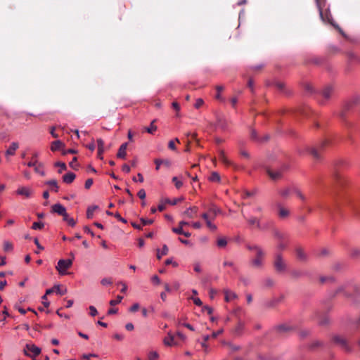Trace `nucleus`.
<instances>
[{"label":"nucleus","instance_id":"1","mask_svg":"<svg viewBox=\"0 0 360 360\" xmlns=\"http://www.w3.org/2000/svg\"><path fill=\"white\" fill-rule=\"evenodd\" d=\"M247 248L255 253L254 257L250 261V265L255 269L262 268L265 257L264 250L257 245H248Z\"/></svg>","mask_w":360,"mask_h":360},{"label":"nucleus","instance_id":"2","mask_svg":"<svg viewBox=\"0 0 360 360\" xmlns=\"http://www.w3.org/2000/svg\"><path fill=\"white\" fill-rule=\"evenodd\" d=\"M72 265V259H60L58 262L56 269L60 275L68 274L67 270L70 269Z\"/></svg>","mask_w":360,"mask_h":360},{"label":"nucleus","instance_id":"3","mask_svg":"<svg viewBox=\"0 0 360 360\" xmlns=\"http://www.w3.org/2000/svg\"><path fill=\"white\" fill-rule=\"evenodd\" d=\"M274 266L278 273H284L287 269V264L281 254H276L274 261Z\"/></svg>","mask_w":360,"mask_h":360},{"label":"nucleus","instance_id":"4","mask_svg":"<svg viewBox=\"0 0 360 360\" xmlns=\"http://www.w3.org/2000/svg\"><path fill=\"white\" fill-rule=\"evenodd\" d=\"M278 217L281 219H287L290 215V210L280 202H275Z\"/></svg>","mask_w":360,"mask_h":360},{"label":"nucleus","instance_id":"5","mask_svg":"<svg viewBox=\"0 0 360 360\" xmlns=\"http://www.w3.org/2000/svg\"><path fill=\"white\" fill-rule=\"evenodd\" d=\"M288 169V166L284 165L280 169L273 170L271 169H267L266 172L269 177L273 180H278L281 179L283 176V173Z\"/></svg>","mask_w":360,"mask_h":360},{"label":"nucleus","instance_id":"6","mask_svg":"<svg viewBox=\"0 0 360 360\" xmlns=\"http://www.w3.org/2000/svg\"><path fill=\"white\" fill-rule=\"evenodd\" d=\"M41 353V349L34 344H27L24 349V354L30 357L39 355Z\"/></svg>","mask_w":360,"mask_h":360},{"label":"nucleus","instance_id":"7","mask_svg":"<svg viewBox=\"0 0 360 360\" xmlns=\"http://www.w3.org/2000/svg\"><path fill=\"white\" fill-rule=\"evenodd\" d=\"M17 195L24 196L26 198L32 197L34 191L31 187L20 186L15 191Z\"/></svg>","mask_w":360,"mask_h":360},{"label":"nucleus","instance_id":"8","mask_svg":"<svg viewBox=\"0 0 360 360\" xmlns=\"http://www.w3.org/2000/svg\"><path fill=\"white\" fill-rule=\"evenodd\" d=\"M326 142H323L319 147V148H316L314 147H307L306 148V151L309 152L314 159L319 160L321 158L320 150L324 146Z\"/></svg>","mask_w":360,"mask_h":360},{"label":"nucleus","instance_id":"9","mask_svg":"<svg viewBox=\"0 0 360 360\" xmlns=\"http://www.w3.org/2000/svg\"><path fill=\"white\" fill-rule=\"evenodd\" d=\"M18 148L19 143L18 142H12L5 152L6 158L8 160L10 156H13L15 154V152Z\"/></svg>","mask_w":360,"mask_h":360},{"label":"nucleus","instance_id":"10","mask_svg":"<svg viewBox=\"0 0 360 360\" xmlns=\"http://www.w3.org/2000/svg\"><path fill=\"white\" fill-rule=\"evenodd\" d=\"M27 166L34 167L36 173H38L41 176H44L45 173L43 169V165L41 163H39L37 160L34 162H29L27 163Z\"/></svg>","mask_w":360,"mask_h":360},{"label":"nucleus","instance_id":"11","mask_svg":"<svg viewBox=\"0 0 360 360\" xmlns=\"http://www.w3.org/2000/svg\"><path fill=\"white\" fill-rule=\"evenodd\" d=\"M51 212L62 216L66 212V209L61 204L57 203L51 207Z\"/></svg>","mask_w":360,"mask_h":360},{"label":"nucleus","instance_id":"12","mask_svg":"<svg viewBox=\"0 0 360 360\" xmlns=\"http://www.w3.org/2000/svg\"><path fill=\"white\" fill-rule=\"evenodd\" d=\"M223 292L225 295V301L226 302L233 301V300L237 299V297H238L236 292H234L229 289H224Z\"/></svg>","mask_w":360,"mask_h":360},{"label":"nucleus","instance_id":"13","mask_svg":"<svg viewBox=\"0 0 360 360\" xmlns=\"http://www.w3.org/2000/svg\"><path fill=\"white\" fill-rule=\"evenodd\" d=\"M333 340L336 344L339 345L342 349H345V350H349L347 340L343 337L335 336Z\"/></svg>","mask_w":360,"mask_h":360},{"label":"nucleus","instance_id":"14","mask_svg":"<svg viewBox=\"0 0 360 360\" xmlns=\"http://www.w3.org/2000/svg\"><path fill=\"white\" fill-rule=\"evenodd\" d=\"M127 143H124L122 144L118 150V152L117 153V157L118 158L124 159L127 155Z\"/></svg>","mask_w":360,"mask_h":360},{"label":"nucleus","instance_id":"15","mask_svg":"<svg viewBox=\"0 0 360 360\" xmlns=\"http://www.w3.org/2000/svg\"><path fill=\"white\" fill-rule=\"evenodd\" d=\"M198 212V207H192L187 209L184 212V214L188 217V218H193Z\"/></svg>","mask_w":360,"mask_h":360},{"label":"nucleus","instance_id":"16","mask_svg":"<svg viewBox=\"0 0 360 360\" xmlns=\"http://www.w3.org/2000/svg\"><path fill=\"white\" fill-rule=\"evenodd\" d=\"M76 176L72 172H68L63 175V181L65 184H71L75 179Z\"/></svg>","mask_w":360,"mask_h":360},{"label":"nucleus","instance_id":"17","mask_svg":"<svg viewBox=\"0 0 360 360\" xmlns=\"http://www.w3.org/2000/svg\"><path fill=\"white\" fill-rule=\"evenodd\" d=\"M163 342L166 346H173L176 345L174 336L169 333L167 336L164 338Z\"/></svg>","mask_w":360,"mask_h":360},{"label":"nucleus","instance_id":"18","mask_svg":"<svg viewBox=\"0 0 360 360\" xmlns=\"http://www.w3.org/2000/svg\"><path fill=\"white\" fill-rule=\"evenodd\" d=\"M284 299V297L283 295H281L278 297H274L273 299H271V300H269L268 302H267V305L269 307H275L278 304L281 303V302H283Z\"/></svg>","mask_w":360,"mask_h":360},{"label":"nucleus","instance_id":"19","mask_svg":"<svg viewBox=\"0 0 360 360\" xmlns=\"http://www.w3.org/2000/svg\"><path fill=\"white\" fill-rule=\"evenodd\" d=\"M155 120H153L149 127H146L143 128V130L148 134H153L155 131L157 130V126L155 124Z\"/></svg>","mask_w":360,"mask_h":360},{"label":"nucleus","instance_id":"20","mask_svg":"<svg viewBox=\"0 0 360 360\" xmlns=\"http://www.w3.org/2000/svg\"><path fill=\"white\" fill-rule=\"evenodd\" d=\"M63 143L62 141L57 140L51 143V150L52 151H56L63 147Z\"/></svg>","mask_w":360,"mask_h":360},{"label":"nucleus","instance_id":"21","mask_svg":"<svg viewBox=\"0 0 360 360\" xmlns=\"http://www.w3.org/2000/svg\"><path fill=\"white\" fill-rule=\"evenodd\" d=\"M333 88L331 86H326L322 91V95L326 99L330 98L333 94Z\"/></svg>","mask_w":360,"mask_h":360},{"label":"nucleus","instance_id":"22","mask_svg":"<svg viewBox=\"0 0 360 360\" xmlns=\"http://www.w3.org/2000/svg\"><path fill=\"white\" fill-rule=\"evenodd\" d=\"M248 224L252 226L260 227V223L257 218L252 217L248 219Z\"/></svg>","mask_w":360,"mask_h":360},{"label":"nucleus","instance_id":"23","mask_svg":"<svg viewBox=\"0 0 360 360\" xmlns=\"http://www.w3.org/2000/svg\"><path fill=\"white\" fill-rule=\"evenodd\" d=\"M219 159L222 162H224V164H226L227 165H231V162L226 158L224 150L219 151Z\"/></svg>","mask_w":360,"mask_h":360},{"label":"nucleus","instance_id":"24","mask_svg":"<svg viewBox=\"0 0 360 360\" xmlns=\"http://www.w3.org/2000/svg\"><path fill=\"white\" fill-rule=\"evenodd\" d=\"M297 257L302 261H304L306 259V255L304 251L301 248H297L296 250Z\"/></svg>","mask_w":360,"mask_h":360},{"label":"nucleus","instance_id":"25","mask_svg":"<svg viewBox=\"0 0 360 360\" xmlns=\"http://www.w3.org/2000/svg\"><path fill=\"white\" fill-rule=\"evenodd\" d=\"M209 180L213 182H219L220 181V176L219 174L216 172H213L210 176L209 177Z\"/></svg>","mask_w":360,"mask_h":360},{"label":"nucleus","instance_id":"26","mask_svg":"<svg viewBox=\"0 0 360 360\" xmlns=\"http://www.w3.org/2000/svg\"><path fill=\"white\" fill-rule=\"evenodd\" d=\"M148 360H158L159 354L156 351H150L148 354Z\"/></svg>","mask_w":360,"mask_h":360},{"label":"nucleus","instance_id":"27","mask_svg":"<svg viewBox=\"0 0 360 360\" xmlns=\"http://www.w3.org/2000/svg\"><path fill=\"white\" fill-rule=\"evenodd\" d=\"M97 208H98L97 206H92V207H88L87 211H86V217L88 219H91L94 216V211Z\"/></svg>","mask_w":360,"mask_h":360},{"label":"nucleus","instance_id":"28","mask_svg":"<svg viewBox=\"0 0 360 360\" xmlns=\"http://www.w3.org/2000/svg\"><path fill=\"white\" fill-rule=\"evenodd\" d=\"M208 212L210 214V218L212 219H214V218L216 217L217 214L219 213L220 210H219V209H218L217 207H212V208H210Z\"/></svg>","mask_w":360,"mask_h":360},{"label":"nucleus","instance_id":"29","mask_svg":"<svg viewBox=\"0 0 360 360\" xmlns=\"http://www.w3.org/2000/svg\"><path fill=\"white\" fill-rule=\"evenodd\" d=\"M290 188H283V189H281L278 191V193L283 198H287L288 197L289 194H290Z\"/></svg>","mask_w":360,"mask_h":360},{"label":"nucleus","instance_id":"30","mask_svg":"<svg viewBox=\"0 0 360 360\" xmlns=\"http://www.w3.org/2000/svg\"><path fill=\"white\" fill-rule=\"evenodd\" d=\"M13 249V244L9 241L4 242V250L6 252H11Z\"/></svg>","mask_w":360,"mask_h":360},{"label":"nucleus","instance_id":"31","mask_svg":"<svg viewBox=\"0 0 360 360\" xmlns=\"http://www.w3.org/2000/svg\"><path fill=\"white\" fill-rule=\"evenodd\" d=\"M46 184L51 186L53 187V189L55 192H58V186L56 180L52 179L46 183Z\"/></svg>","mask_w":360,"mask_h":360},{"label":"nucleus","instance_id":"32","mask_svg":"<svg viewBox=\"0 0 360 360\" xmlns=\"http://www.w3.org/2000/svg\"><path fill=\"white\" fill-rule=\"evenodd\" d=\"M167 253H168V248L166 245H164L162 247L161 253H160L159 251L158 252L157 257L158 259H160L162 255H167Z\"/></svg>","mask_w":360,"mask_h":360},{"label":"nucleus","instance_id":"33","mask_svg":"<svg viewBox=\"0 0 360 360\" xmlns=\"http://www.w3.org/2000/svg\"><path fill=\"white\" fill-rule=\"evenodd\" d=\"M224 89V87L221 85H217L216 86V90L217 91V94L216 95V98L217 100L223 101V98L221 97L220 92Z\"/></svg>","mask_w":360,"mask_h":360},{"label":"nucleus","instance_id":"34","mask_svg":"<svg viewBox=\"0 0 360 360\" xmlns=\"http://www.w3.org/2000/svg\"><path fill=\"white\" fill-rule=\"evenodd\" d=\"M55 292L58 293L60 295H63L67 293L66 288H60V285H54Z\"/></svg>","mask_w":360,"mask_h":360},{"label":"nucleus","instance_id":"35","mask_svg":"<svg viewBox=\"0 0 360 360\" xmlns=\"http://www.w3.org/2000/svg\"><path fill=\"white\" fill-rule=\"evenodd\" d=\"M172 181L174 183L177 189L180 188L183 186L182 181L179 180L176 176L172 178Z\"/></svg>","mask_w":360,"mask_h":360},{"label":"nucleus","instance_id":"36","mask_svg":"<svg viewBox=\"0 0 360 360\" xmlns=\"http://www.w3.org/2000/svg\"><path fill=\"white\" fill-rule=\"evenodd\" d=\"M55 166L60 167V169L58 170L59 173H61L63 171H65L67 169V166L64 162H58L55 164Z\"/></svg>","mask_w":360,"mask_h":360},{"label":"nucleus","instance_id":"37","mask_svg":"<svg viewBox=\"0 0 360 360\" xmlns=\"http://www.w3.org/2000/svg\"><path fill=\"white\" fill-rule=\"evenodd\" d=\"M227 245V240L224 238H221L217 240V245L219 248H224Z\"/></svg>","mask_w":360,"mask_h":360},{"label":"nucleus","instance_id":"38","mask_svg":"<svg viewBox=\"0 0 360 360\" xmlns=\"http://www.w3.org/2000/svg\"><path fill=\"white\" fill-rule=\"evenodd\" d=\"M274 236L275 237L279 240L280 241L281 240H285V236L283 233H281L280 231H276L274 232Z\"/></svg>","mask_w":360,"mask_h":360},{"label":"nucleus","instance_id":"39","mask_svg":"<svg viewBox=\"0 0 360 360\" xmlns=\"http://www.w3.org/2000/svg\"><path fill=\"white\" fill-rule=\"evenodd\" d=\"M122 297L120 296V295H118L117 297V299L116 300H112L110 301V304L112 305V306H114L115 304H119L120 302H121L122 300Z\"/></svg>","mask_w":360,"mask_h":360},{"label":"nucleus","instance_id":"40","mask_svg":"<svg viewBox=\"0 0 360 360\" xmlns=\"http://www.w3.org/2000/svg\"><path fill=\"white\" fill-rule=\"evenodd\" d=\"M183 199H184L183 198L174 199L173 200H170L169 199H165V202L167 203V204H171L172 205H174L178 202H180V201L183 200Z\"/></svg>","mask_w":360,"mask_h":360},{"label":"nucleus","instance_id":"41","mask_svg":"<svg viewBox=\"0 0 360 360\" xmlns=\"http://www.w3.org/2000/svg\"><path fill=\"white\" fill-rule=\"evenodd\" d=\"M44 224L42 222H34L32 224L33 229H41L44 227Z\"/></svg>","mask_w":360,"mask_h":360},{"label":"nucleus","instance_id":"42","mask_svg":"<svg viewBox=\"0 0 360 360\" xmlns=\"http://www.w3.org/2000/svg\"><path fill=\"white\" fill-rule=\"evenodd\" d=\"M212 219L210 220H207V221H206V224L207 226V227L212 230V231H216L217 230V226L216 225H214V224L212 223L211 221Z\"/></svg>","mask_w":360,"mask_h":360},{"label":"nucleus","instance_id":"43","mask_svg":"<svg viewBox=\"0 0 360 360\" xmlns=\"http://www.w3.org/2000/svg\"><path fill=\"white\" fill-rule=\"evenodd\" d=\"M53 292H55L54 286L52 288L47 289L45 295H44L41 297L42 300H46L47 295L51 294Z\"/></svg>","mask_w":360,"mask_h":360},{"label":"nucleus","instance_id":"44","mask_svg":"<svg viewBox=\"0 0 360 360\" xmlns=\"http://www.w3.org/2000/svg\"><path fill=\"white\" fill-rule=\"evenodd\" d=\"M77 160V158H76V157H75V158L72 159V160L70 162V166L72 169H77V165L76 164Z\"/></svg>","mask_w":360,"mask_h":360},{"label":"nucleus","instance_id":"45","mask_svg":"<svg viewBox=\"0 0 360 360\" xmlns=\"http://www.w3.org/2000/svg\"><path fill=\"white\" fill-rule=\"evenodd\" d=\"M140 308V306L138 303L134 304L129 309V311L131 312H135L138 311Z\"/></svg>","mask_w":360,"mask_h":360},{"label":"nucleus","instance_id":"46","mask_svg":"<svg viewBox=\"0 0 360 360\" xmlns=\"http://www.w3.org/2000/svg\"><path fill=\"white\" fill-rule=\"evenodd\" d=\"M141 221L142 224L143 226L152 224L153 223V219H145L143 218H141Z\"/></svg>","mask_w":360,"mask_h":360},{"label":"nucleus","instance_id":"47","mask_svg":"<svg viewBox=\"0 0 360 360\" xmlns=\"http://www.w3.org/2000/svg\"><path fill=\"white\" fill-rule=\"evenodd\" d=\"M101 283L103 285H110L112 283V281L110 278H105L101 280Z\"/></svg>","mask_w":360,"mask_h":360},{"label":"nucleus","instance_id":"48","mask_svg":"<svg viewBox=\"0 0 360 360\" xmlns=\"http://www.w3.org/2000/svg\"><path fill=\"white\" fill-rule=\"evenodd\" d=\"M138 196L141 199H144L146 198V191L144 189H141L137 193Z\"/></svg>","mask_w":360,"mask_h":360},{"label":"nucleus","instance_id":"49","mask_svg":"<svg viewBox=\"0 0 360 360\" xmlns=\"http://www.w3.org/2000/svg\"><path fill=\"white\" fill-rule=\"evenodd\" d=\"M224 264V266H230V267H233V269H234L235 271H236V268L234 266L233 262H231V261H224V264Z\"/></svg>","mask_w":360,"mask_h":360},{"label":"nucleus","instance_id":"50","mask_svg":"<svg viewBox=\"0 0 360 360\" xmlns=\"http://www.w3.org/2000/svg\"><path fill=\"white\" fill-rule=\"evenodd\" d=\"M204 101L202 98H198L195 101V107L196 108H199L200 107H201L203 104Z\"/></svg>","mask_w":360,"mask_h":360},{"label":"nucleus","instance_id":"51","mask_svg":"<svg viewBox=\"0 0 360 360\" xmlns=\"http://www.w3.org/2000/svg\"><path fill=\"white\" fill-rule=\"evenodd\" d=\"M167 203L165 202V200H162L161 203L158 205V210L160 212L163 211L165 209V205Z\"/></svg>","mask_w":360,"mask_h":360},{"label":"nucleus","instance_id":"52","mask_svg":"<svg viewBox=\"0 0 360 360\" xmlns=\"http://www.w3.org/2000/svg\"><path fill=\"white\" fill-rule=\"evenodd\" d=\"M93 184V179H88L85 182V188L86 189H89Z\"/></svg>","mask_w":360,"mask_h":360},{"label":"nucleus","instance_id":"53","mask_svg":"<svg viewBox=\"0 0 360 360\" xmlns=\"http://www.w3.org/2000/svg\"><path fill=\"white\" fill-rule=\"evenodd\" d=\"M89 310H90V314L92 316H96L97 314V313H98L96 309L94 306H90L89 307Z\"/></svg>","mask_w":360,"mask_h":360},{"label":"nucleus","instance_id":"54","mask_svg":"<svg viewBox=\"0 0 360 360\" xmlns=\"http://www.w3.org/2000/svg\"><path fill=\"white\" fill-rule=\"evenodd\" d=\"M151 280L152 281L155 283V284H158L159 285L160 283V278L156 276V275H154L152 278H151Z\"/></svg>","mask_w":360,"mask_h":360},{"label":"nucleus","instance_id":"55","mask_svg":"<svg viewBox=\"0 0 360 360\" xmlns=\"http://www.w3.org/2000/svg\"><path fill=\"white\" fill-rule=\"evenodd\" d=\"M183 229L179 226L178 228H172V231L177 233V234H182L183 233Z\"/></svg>","mask_w":360,"mask_h":360},{"label":"nucleus","instance_id":"56","mask_svg":"<svg viewBox=\"0 0 360 360\" xmlns=\"http://www.w3.org/2000/svg\"><path fill=\"white\" fill-rule=\"evenodd\" d=\"M118 284L121 285L122 287V289H121V292H124V293L126 292V291L127 290V285H126V283H124V282L120 281V282L118 283Z\"/></svg>","mask_w":360,"mask_h":360},{"label":"nucleus","instance_id":"57","mask_svg":"<svg viewBox=\"0 0 360 360\" xmlns=\"http://www.w3.org/2000/svg\"><path fill=\"white\" fill-rule=\"evenodd\" d=\"M287 244L285 243L284 240H281L280 243L278 245V248L280 250H283L285 248Z\"/></svg>","mask_w":360,"mask_h":360},{"label":"nucleus","instance_id":"58","mask_svg":"<svg viewBox=\"0 0 360 360\" xmlns=\"http://www.w3.org/2000/svg\"><path fill=\"white\" fill-rule=\"evenodd\" d=\"M264 283H265V285L268 287L273 286L274 283V281L271 278H268V279L265 280Z\"/></svg>","mask_w":360,"mask_h":360},{"label":"nucleus","instance_id":"59","mask_svg":"<svg viewBox=\"0 0 360 360\" xmlns=\"http://www.w3.org/2000/svg\"><path fill=\"white\" fill-rule=\"evenodd\" d=\"M278 329L280 330V331H288L289 330H290V328L289 326H285V325H282V326H278Z\"/></svg>","mask_w":360,"mask_h":360},{"label":"nucleus","instance_id":"60","mask_svg":"<svg viewBox=\"0 0 360 360\" xmlns=\"http://www.w3.org/2000/svg\"><path fill=\"white\" fill-rule=\"evenodd\" d=\"M193 301L194 304L198 305V306H202V301L198 297L193 298Z\"/></svg>","mask_w":360,"mask_h":360},{"label":"nucleus","instance_id":"61","mask_svg":"<svg viewBox=\"0 0 360 360\" xmlns=\"http://www.w3.org/2000/svg\"><path fill=\"white\" fill-rule=\"evenodd\" d=\"M202 310L206 311L208 314H212L213 311L212 308L209 306H204Z\"/></svg>","mask_w":360,"mask_h":360},{"label":"nucleus","instance_id":"62","mask_svg":"<svg viewBox=\"0 0 360 360\" xmlns=\"http://www.w3.org/2000/svg\"><path fill=\"white\" fill-rule=\"evenodd\" d=\"M115 217L118 220H120V221H122V222H123V223H124V224H126V223H127V220H126L125 219L122 218V217H121V215H120L119 213H115Z\"/></svg>","mask_w":360,"mask_h":360},{"label":"nucleus","instance_id":"63","mask_svg":"<svg viewBox=\"0 0 360 360\" xmlns=\"http://www.w3.org/2000/svg\"><path fill=\"white\" fill-rule=\"evenodd\" d=\"M223 333V330L220 329L216 332H213L212 334V337L213 338H216L218 335H221Z\"/></svg>","mask_w":360,"mask_h":360},{"label":"nucleus","instance_id":"64","mask_svg":"<svg viewBox=\"0 0 360 360\" xmlns=\"http://www.w3.org/2000/svg\"><path fill=\"white\" fill-rule=\"evenodd\" d=\"M125 328L127 330L131 331L134 330V326L131 323H128L126 324Z\"/></svg>","mask_w":360,"mask_h":360}]
</instances>
